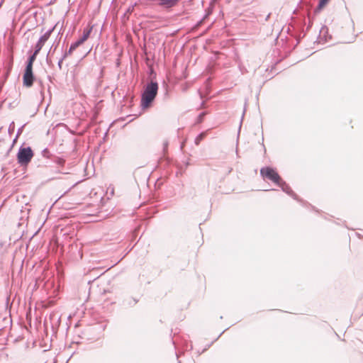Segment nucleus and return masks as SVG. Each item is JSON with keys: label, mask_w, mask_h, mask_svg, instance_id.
Listing matches in <instances>:
<instances>
[{"label": "nucleus", "mask_w": 363, "mask_h": 363, "mask_svg": "<svg viewBox=\"0 0 363 363\" xmlns=\"http://www.w3.org/2000/svg\"><path fill=\"white\" fill-rule=\"evenodd\" d=\"M158 90V85L156 82L149 84L142 96L141 104L144 108H147L155 99Z\"/></svg>", "instance_id": "f257e3e1"}, {"label": "nucleus", "mask_w": 363, "mask_h": 363, "mask_svg": "<svg viewBox=\"0 0 363 363\" xmlns=\"http://www.w3.org/2000/svg\"><path fill=\"white\" fill-rule=\"evenodd\" d=\"M260 174L263 177L267 178L279 186H282L284 184L277 172L273 168H262L260 170Z\"/></svg>", "instance_id": "f03ea898"}, {"label": "nucleus", "mask_w": 363, "mask_h": 363, "mask_svg": "<svg viewBox=\"0 0 363 363\" xmlns=\"http://www.w3.org/2000/svg\"><path fill=\"white\" fill-rule=\"evenodd\" d=\"M33 157V152L30 147L21 148L17 155L18 163L21 164H27Z\"/></svg>", "instance_id": "7ed1b4c3"}, {"label": "nucleus", "mask_w": 363, "mask_h": 363, "mask_svg": "<svg viewBox=\"0 0 363 363\" xmlns=\"http://www.w3.org/2000/svg\"><path fill=\"white\" fill-rule=\"evenodd\" d=\"M92 30V26H88L83 30L82 36L75 43H72L68 50V54L72 55V52L81 45H82L89 38Z\"/></svg>", "instance_id": "20e7f679"}, {"label": "nucleus", "mask_w": 363, "mask_h": 363, "mask_svg": "<svg viewBox=\"0 0 363 363\" xmlns=\"http://www.w3.org/2000/svg\"><path fill=\"white\" fill-rule=\"evenodd\" d=\"M34 76L33 73V68L26 67L25 72L23 77V85L30 87L33 85Z\"/></svg>", "instance_id": "39448f33"}, {"label": "nucleus", "mask_w": 363, "mask_h": 363, "mask_svg": "<svg viewBox=\"0 0 363 363\" xmlns=\"http://www.w3.org/2000/svg\"><path fill=\"white\" fill-rule=\"evenodd\" d=\"M52 33V30H49L46 32L38 40L35 45V48L37 50V52H40V50L43 47L45 43L48 40V38L50 36V34Z\"/></svg>", "instance_id": "423d86ee"}, {"label": "nucleus", "mask_w": 363, "mask_h": 363, "mask_svg": "<svg viewBox=\"0 0 363 363\" xmlns=\"http://www.w3.org/2000/svg\"><path fill=\"white\" fill-rule=\"evenodd\" d=\"M39 52H37V50H35V51L34 52V53L29 57L28 59V64H27V66L26 67H30V68H33V62L36 59V56L38 54Z\"/></svg>", "instance_id": "0eeeda50"}, {"label": "nucleus", "mask_w": 363, "mask_h": 363, "mask_svg": "<svg viewBox=\"0 0 363 363\" xmlns=\"http://www.w3.org/2000/svg\"><path fill=\"white\" fill-rule=\"evenodd\" d=\"M207 132H202L200 133L195 140V143L196 145H199V143L206 137Z\"/></svg>", "instance_id": "6e6552de"}, {"label": "nucleus", "mask_w": 363, "mask_h": 363, "mask_svg": "<svg viewBox=\"0 0 363 363\" xmlns=\"http://www.w3.org/2000/svg\"><path fill=\"white\" fill-rule=\"evenodd\" d=\"M329 1L330 0H320L318 9L322 10L328 4Z\"/></svg>", "instance_id": "1a4fd4ad"}, {"label": "nucleus", "mask_w": 363, "mask_h": 363, "mask_svg": "<svg viewBox=\"0 0 363 363\" xmlns=\"http://www.w3.org/2000/svg\"><path fill=\"white\" fill-rule=\"evenodd\" d=\"M203 116H204V113H202V114H201V115L199 116L200 121H201V120H202V118H203Z\"/></svg>", "instance_id": "9d476101"}]
</instances>
